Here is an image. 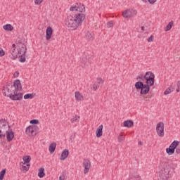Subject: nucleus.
Instances as JSON below:
<instances>
[{
  "label": "nucleus",
  "mask_w": 180,
  "mask_h": 180,
  "mask_svg": "<svg viewBox=\"0 0 180 180\" xmlns=\"http://www.w3.org/2000/svg\"><path fill=\"white\" fill-rule=\"evenodd\" d=\"M84 20H85V15L83 13H79L75 16L69 15L66 20L65 25L70 30H77Z\"/></svg>",
  "instance_id": "obj_1"
},
{
  "label": "nucleus",
  "mask_w": 180,
  "mask_h": 180,
  "mask_svg": "<svg viewBox=\"0 0 180 180\" xmlns=\"http://www.w3.org/2000/svg\"><path fill=\"white\" fill-rule=\"evenodd\" d=\"M22 89V85L20 84V80H15L13 82V84L11 83H7L3 87V94L4 96H7L8 98L11 97L13 95L15 91H20Z\"/></svg>",
  "instance_id": "obj_2"
},
{
  "label": "nucleus",
  "mask_w": 180,
  "mask_h": 180,
  "mask_svg": "<svg viewBox=\"0 0 180 180\" xmlns=\"http://www.w3.org/2000/svg\"><path fill=\"white\" fill-rule=\"evenodd\" d=\"M18 51V57H19L20 63H25L26 61V51H27V49L26 48V45L23 44V42L19 41L17 44Z\"/></svg>",
  "instance_id": "obj_3"
},
{
  "label": "nucleus",
  "mask_w": 180,
  "mask_h": 180,
  "mask_svg": "<svg viewBox=\"0 0 180 180\" xmlns=\"http://www.w3.org/2000/svg\"><path fill=\"white\" fill-rule=\"evenodd\" d=\"M144 78L146 81V84L150 85V86H153V85H154V78H155V75H154V73H153L152 72H147L144 75Z\"/></svg>",
  "instance_id": "obj_4"
},
{
  "label": "nucleus",
  "mask_w": 180,
  "mask_h": 180,
  "mask_svg": "<svg viewBox=\"0 0 180 180\" xmlns=\"http://www.w3.org/2000/svg\"><path fill=\"white\" fill-rule=\"evenodd\" d=\"M137 15V11L134 9H127L122 13V16L125 19H130Z\"/></svg>",
  "instance_id": "obj_5"
},
{
  "label": "nucleus",
  "mask_w": 180,
  "mask_h": 180,
  "mask_svg": "<svg viewBox=\"0 0 180 180\" xmlns=\"http://www.w3.org/2000/svg\"><path fill=\"white\" fill-rule=\"evenodd\" d=\"M156 133L159 137H164L165 132L164 131V122H160L156 125Z\"/></svg>",
  "instance_id": "obj_6"
},
{
  "label": "nucleus",
  "mask_w": 180,
  "mask_h": 180,
  "mask_svg": "<svg viewBox=\"0 0 180 180\" xmlns=\"http://www.w3.org/2000/svg\"><path fill=\"white\" fill-rule=\"evenodd\" d=\"M17 49H18V45H17ZM18 54H19V51L17 49V51H16V44H13L11 49V55L9 56V57L10 58H11V60H16Z\"/></svg>",
  "instance_id": "obj_7"
},
{
  "label": "nucleus",
  "mask_w": 180,
  "mask_h": 180,
  "mask_svg": "<svg viewBox=\"0 0 180 180\" xmlns=\"http://www.w3.org/2000/svg\"><path fill=\"white\" fill-rule=\"evenodd\" d=\"M82 165L84 168V174H88V172H89V169H91V161L88 159H84Z\"/></svg>",
  "instance_id": "obj_8"
},
{
  "label": "nucleus",
  "mask_w": 180,
  "mask_h": 180,
  "mask_svg": "<svg viewBox=\"0 0 180 180\" xmlns=\"http://www.w3.org/2000/svg\"><path fill=\"white\" fill-rule=\"evenodd\" d=\"M10 99L11 101H22L23 99V94L22 93H18V91H15L13 94L10 96Z\"/></svg>",
  "instance_id": "obj_9"
},
{
  "label": "nucleus",
  "mask_w": 180,
  "mask_h": 180,
  "mask_svg": "<svg viewBox=\"0 0 180 180\" xmlns=\"http://www.w3.org/2000/svg\"><path fill=\"white\" fill-rule=\"evenodd\" d=\"M37 130V126L36 125H30L25 129V134L29 136L30 134H33L34 131Z\"/></svg>",
  "instance_id": "obj_10"
},
{
  "label": "nucleus",
  "mask_w": 180,
  "mask_h": 180,
  "mask_svg": "<svg viewBox=\"0 0 180 180\" xmlns=\"http://www.w3.org/2000/svg\"><path fill=\"white\" fill-rule=\"evenodd\" d=\"M172 175L169 172L165 173H161L159 177V180H169V178H172Z\"/></svg>",
  "instance_id": "obj_11"
},
{
  "label": "nucleus",
  "mask_w": 180,
  "mask_h": 180,
  "mask_svg": "<svg viewBox=\"0 0 180 180\" xmlns=\"http://www.w3.org/2000/svg\"><path fill=\"white\" fill-rule=\"evenodd\" d=\"M150 86H151V85L148 84H143V87L141 89V94L147 95V94L150 92Z\"/></svg>",
  "instance_id": "obj_12"
},
{
  "label": "nucleus",
  "mask_w": 180,
  "mask_h": 180,
  "mask_svg": "<svg viewBox=\"0 0 180 180\" xmlns=\"http://www.w3.org/2000/svg\"><path fill=\"white\" fill-rule=\"evenodd\" d=\"M51 36H53V28L49 26L46 30V40H50L51 39Z\"/></svg>",
  "instance_id": "obj_13"
},
{
  "label": "nucleus",
  "mask_w": 180,
  "mask_h": 180,
  "mask_svg": "<svg viewBox=\"0 0 180 180\" xmlns=\"http://www.w3.org/2000/svg\"><path fill=\"white\" fill-rule=\"evenodd\" d=\"M103 125L101 124L97 128V129L96 131V137H98V138L102 137V134H103Z\"/></svg>",
  "instance_id": "obj_14"
},
{
  "label": "nucleus",
  "mask_w": 180,
  "mask_h": 180,
  "mask_svg": "<svg viewBox=\"0 0 180 180\" xmlns=\"http://www.w3.org/2000/svg\"><path fill=\"white\" fill-rule=\"evenodd\" d=\"M75 98L77 101V102H81L82 101H84V96L79 93V91H75Z\"/></svg>",
  "instance_id": "obj_15"
},
{
  "label": "nucleus",
  "mask_w": 180,
  "mask_h": 180,
  "mask_svg": "<svg viewBox=\"0 0 180 180\" xmlns=\"http://www.w3.org/2000/svg\"><path fill=\"white\" fill-rule=\"evenodd\" d=\"M6 139L7 141L11 142L12 141V140H13V137H15V135L13 134V131H6Z\"/></svg>",
  "instance_id": "obj_16"
},
{
  "label": "nucleus",
  "mask_w": 180,
  "mask_h": 180,
  "mask_svg": "<svg viewBox=\"0 0 180 180\" xmlns=\"http://www.w3.org/2000/svg\"><path fill=\"white\" fill-rule=\"evenodd\" d=\"M68 154H70V152L68 151V149L63 150V151L61 153V156L60 158V160L61 161H64L67 158V157H68Z\"/></svg>",
  "instance_id": "obj_17"
},
{
  "label": "nucleus",
  "mask_w": 180,
  "mask_h": 180,
  "mask_svg": "<svg viewBox=\"0 0 180 180\" xmlns=\"http://www.w3.org/2000/svg\"><path fill=\"white\" fill-rule=\"evenodd\" d=\"M57 147V143H56L55 142L51 143L49 145V152L51 153V154H53V153H54V151H56V148Z\"/></svg>",
  "instance_id": "obj_18"
},
{
  "label": "nucleus",
  "mask_w": 180,
  "mask_h": 180,
  "mask_svg": "<svg viewBox=\"0 0 180 180\" xmlns=\"http://www.w3.org/2000/svg\"><path fill=\"white\" fill-rule=\"evenodd\" d=\"M3 29L7 32H12V30H13V26L11 24H6L3 26Z\"/></svg>",
  "instance_id": "obj_19"
},
{
  "label": "nucleus",
  "mask_w": 180,
  "mask_h": 180,
  "mask_svg": "<svg viewBox=\"0 0 180 180\" xmlns=\"http://www.w3.org/2000/svg\"><path fill=\"white\" fill-rule=\"evenodd\" d=\"M133 124H134V122H133L132 120H126V121L124 122V127L130 128V127H133Z\"/></svg>",
  "instance_id": "obj_20"
},
{
  "label": "nucleus",
  "mask_w": 180,
  "mask_h": 180,
  "mask_svg": "<svg viewBox=\"0 0 180 180\" xmlns=\"http://www.w3.org/2000/svg\"><path fill=\"white\" fill-rule=\"evenodd\" d=\"M45 175H46V173H44V169L43 167L39 168L38 170L39 178H44Z\"/></svg>",
  "instance_id": "obj_21"
},
{
  "label": "nucleus",
  "mask_w": 180,
  "mask_h": 180,
  "mask_svg": "<svg viewBox=\"0 0 180 180\" xmlns=\"http://www.w3.org/2000/svg\"><path fill=\"white\" fill-rule=\"evenodd\" d=\"M77 12H85V6L81 4V3H78Z\"/></svg>",
  "instance_id": "obj_22"
},
{
  "label": "nucleus",
  "mask_w": 180,
  "mask_h": 180,
  "mask_svg": "<svg viewBox=\"0 0 180 180\" xmlns=\"http://www.w3.org/2000/svg\"><path fill=\"white\" fill-rule=\"evenodd\" d=\"M172 26H174V21H170L165 28V32H169L172 29Z\"/></svg>",
  "instance_id": "obj_23"
},
{
  "label": "nucleus",
  "mask_w": 180,
  "mask_h": 180,
  "mask_svg": "<svg viewBox=\"0 0 180 180\" xmlns=\"http://www.w3.org/2000/svg\"><path fill=\"white\" fill-rule=\"evenodd\" d=\"M143 86H144V83H143L142 82H136L135 83L136 89H141L143 87Z\"/></svg>",
  "instance_id": "obj_24"
},
{
  "label": "nucleus",
  "mask_w": 180,
  "mask_h": 180,
  "mask_svg": "<svg viewBox=\"0 0 180 180\" xmlns=\"http://www.w3.org/2000/svg\"><path fill=\"white\" fill-rule=\"evenodd\" d=\"M178 144H179V141H174L171 145L169 146V147L171 148H172L174 151H175V149L176 148V147H178Z\"/></svg>",
  "instance_id": "obj_25"
},
{
  "label": "nucleus",
  "mask_w": 180,
  "mask_h": 180,
  "mask_svg": "<svg viewBox=\"0 0 180 180\" xmlns=\"http://www.w3.org/2000/svg\"><path fill=\"white\" fill-rule=\"evenodd\" d=\"M22 160L24 161V164H29V162H30V160H32V158H30V156L29 155H27L24 157Z\"/></svg>",
  "instance_id": "obj_26"
},
{
  "label": "nucleus",
  "mask_w": 180,
  "mask_h": 180,
  "mask_svg": "<svg viewBox=\"0 0 180 180\" xmlns=\"http://www.w3.org/2000/svg\"><path fill=\"white\" fill-rule=\"evenodd\" d=\"M166 153H167L169 155H172V154L175 153V150L172 149V148L169 147L166 149Z\"/></svg>",
  "instance_id": "obj_27"
},
{
  "label": "nucleus",
  "mask_w": 180,
  "mask_h": 180,
  "mask_svg": "<svg viewBox=\"0 0 180 180\" xmlns=\"http://www.w3.org/2000/svg\"><path fill=\"white\" fill-rule=\"evenodd\" d=\"M70 11L71 12H74V11H76L78 12V3H76L74 6L70 8Z\"/></svg>",
  "instance_id": "obj_28"
},
{
  "label": "nucleus",
  "mask_w": 180,
  "mask_h": 180,
  "mask_svg": "<svg viewBox=\"0 0 180 180\" xmlns=\"http://www.w3.org/2000/svg\"><path fill=\"white\" fill-rule=\"evenodd\" d=\"M79 116H77V115H75L70 120L71 123H77V122H79Z\"/></svg>",
  "instance_id": "obj_29"
},
{
  "label": "nucleus",
  "mask_w": 180,
  "mask_h": 180,
  "mask_svg": "<svg viewBox=\"0 0 180 180\" xmlns=\"http://www.w3.org/2000/svg\"><path fill=\"white\" fill-rule=\"evenodd\" d=\"M5 174H6V169H4L0 172V180H4V176H5Z\"/></svg>",
  "instance_id": "obj_30"
},
{
  "label": "nucleus",
  "mask_w": 180,
  "mask_h": 180,
  "mask_svg": "<svg viewBox=\"0 0 180 180\" xmlns=\"http://www.w3.org/2000/svg\"><path fill=\"white\" fill-rule=\"evenodd\" d=\"M5 126H6V120L4 119L0 120V127H5Z\"/></svg>",
  "instance_id": "obj_31"
},
{
  "label": "nucleus",
  "mask_w": 180,
  "mask_h": 180,
  "mask_svg": "<svg viewBox=\"0 0 180 180\" xmlns=\"http://www.w3.org/2000/svg\"><path fill=\"white\" fill-rule=\"evenodd\" d=\"M24 99H33V95L32 94H27L24 96Z\"/></svg>",
  "instance_id": "obj_32"
},
{
  "label": "nucleus",
  "mask_w": 180,
  "mask_h": 180,
  "mask_svg": "<svg viewBox=\"0 0 180 180\" xmlns=\"http://www.w3.org/2000/svg\"><path fill=\"white\" fill-rule=\"evenodd\" d=\"M171 92H172V89L171 88H168L165 91L164 95H169Z\"/></svg>",
  "instance_id": "obj_33"
},
{
  "label": "nucleus",
  "mask_w": 180,
  "mask_h": 180,
  "mask_svg": "<svg viewBox=\"0 0 180 180\" xmlns=\"http://www.w3.org/2000/svg\"><path fill=\"white\" fill-rule=\"evenodd\" d=\"M30 166V165H27V166H22V171H24L25 172H27V171H29Z\"/></svg>",
  "instance_id": "obj_34"
},
{
  "label": "nucleus",
  "mask_w": 180,
  "mask_h": 180,
  "mask_svg": "<svg viewBox=\"0 0 180 180\" xmlns=\"http://www.w3.org/2000/svg\"><path fill=\"white\" fill-rule=\"evenodd\" d=\"M31 124H39V120H32L30 121Z\"/></svg>",
  "instance_id": "obj_35"
},
{
  "label": "nucleus",
  "mask_w": 180,
  "mask_h": 180,
  "mask_svg": "<svg viewBox=\"0 0 180 180\" xmlns=\"http://www.w3.org/2000/svg\"><path fill=\"white\" fill-rule=\"evenodd\" d=\"M99 88V84L98 83H94L93 85V90L96 91Z\"/></svg>",
  "instance_id": "obj_36"
},
{
  "label": "nucleus",
  "mask_w": 180,
  "mask_h": 180,
  "mask_svg": "<svg viewBox=\"0 0 180 180\" xmlns=\"http://www.w3.org/2000/svg\"><path fill=\"white\" fill-rule=\"evenodd\" d=\"M124 136H123V135H120L118 136L119 143H122V141H124Z\"/></svg>",
  "instance_id": "obj_37"
},
{
  "label": "nucleus",
  "mask_w": 180,
  "mask_h": 180,
  "mask_svg": "<svg viewBox=\"0 0 180 180\" xmlns=\"http://www.w3.org/2000/svg\"><path fill=\"white\" fill-rule=\"evenodd\" d=\"M137 79H140L141 81H144L146 79V77H144V75H139L137 77Z\"/></svg>",
  "instance_id": "obj_38"
},
{
  "label": "nucleus",
  "mask_w": 180,
  "mask_h": 180,
  "mask_svg": "<svg viewBox=\"0 0 180 180\" xmlns=\"http://www.w3.org/2000/svg\"><path fill=\"white\" fill-rule=\"evenodd\" d=\"M107 27L110 28L113 27V21H110L107 23Z\"/></svg>",
  "instance_id": "obj_39"
},
{
  "label": "nucleus",
  "mask_w": 180,
  "mask_h": 180,
  "mask_svg": "<svg viewBox=\"0 0 180 180\" xmlns=\"http://www.w3.org/2000/svg\"><path fill=\"white\" fill-rule=\"evenodd\" d=\"M44 0H34L35 5H40Z\"/></svg>",
  "instance_id": "obj_40"
},
{
  "label": "nucleus",
  "mask_w": 180,
  "mask_h": 180,
  "mask_svg": "<svg viewBox=\"0 0 180 180\" xmlns=\"http://www.w3.org/2000/svg\"><path fill=\"white\" fill-rule=\"evenodd\" d=\"M154 41V36L151 35L150 37L148 38V43H151V41Z\"/></svg>",
  "instance_id": "obj_41"
},
{
  "label": "nucleus",
  "mask_w": 180,
  "mask_h": 180,
  "mask_svg": "<svg viewBox=\"0 0 180 180\" xmlns=\"http://www.w3.org/2000/svg\"><path fill=\"white\" fill-rule=\"evenodd\" d=\"M97 82L98 84H103V79L101 77H98Z\"/></svg>",
  "instance_id": "obj_42"
},
{
  "label": "nucleus",
  "mask_w": 180,
  "mask_h": 180,
  "mask_svg": "<svg viewBox=\"0 0 180 180\" xmlns=\"http://www.w3.org/2000/svg\"><path fill=\"white\" fill-rule=\"evenodd\" d=\"M4 56H5V51L4 49H0V57H4Z\"/></svg>",
  "instance_id": "obj_43"
},
{
  "label": "nucleus",
  "mask_w": 180,
  "mask_h": 180,
  "mask_svg": "<svg viewBox=\"0 0 180 180\" xmlns=\"http://www.w3.org/2000/svg\"><path fill=\"white\" fill-rule=\"evenodd\" d=\"M59 180H65V174H61L59 177Z\"/></svg>",
  "instance_id": "obj_44"
},
{
  "label": "nucleus",
  "mask_w": 180,
  "mask_h": 180,
  "mask_svg": "<svg viewBox=\"0 0 180 180\" xmlns=\"http://www.w3.org/2000/svg\"><path fill=\"white\" fill-rule=\"evenodd\" d=\"M149 4H150L151 5H153V4H155V2H157V0H148Z\"/></svg>",
  "instance_id": "obj_45"
},
{
  "label": "nucleus",
  "mask_w": 180,
  "mask_h": 180,
  "mask_svg": "<svg viewBox=\"0 0 180 180\" xmlns=\"http://www.w3.org/2000/svg\"><path fill=\"white\" fill-rule=\"evenodd\" d=\"M176 154H180V146H176Z\"/></svg>",
  "instance_id": "obj_46"
},
{
  "label": "nucleus",
  "mask_w": 180,
  "mask_h": 180,
  "mask_svg": "<svg viewBox=\"0 0 180 180\" xmlns=\"http://www.w3.org/2000/svg\"><path fill=\"white\" fill-rule=\"evenodd\" d=\"M13 75L15 78H18V77H19V72H15Z\"/></svg>",
  "instance_id": "obj_47"
},
{
  "label": "nucleus",
  "mask_w": 180,
  "mask_h": 180,
  "mask_svg": "<svg viewBox=\"0 0 180 180\" xmlns=\"http://www.w3.org/2000/svg\"><path fill=\"white\" fill-rule=\"evenodd\" d=\"M0 139H5V134H0Z\"/></svg>",
  "instance_id": "obj_48"
},
{
  "label": "nucleus",
  "mask_w": 180,
  "mask_h": 180,
  "mask_svg": "<svg viewBox=\"0 0 180 180\" xmlns=\"http://www.w3.org/2000/svg\"><path fill=\"white\" fill-rule=\"evenodd\" d=\"M141 30H143L144 32V30H146L144 27H141Z\"/></svg>",
  "instance_id": "obj_49"
},
{
  "label": "nucleus",
  "mask_w": 180,
  "mask_h": 180,
  "mask_svg": "<svg viewBox=\"0 0 180 180\" xmlns=\"http://www.w3.org/2000/svg\"><path fill=\"white\" fill-rule=\"evenodd\" d=\"M176 91H177V92H179V88H178V89H176Z\"/></svg>",
  "instance_id": "obj_50"
},
{
  "label": "nucleus",
  "mask_w": 180,
  "mask_h": 180,
  "mask_svg": "<svg viewBox=\"0 0 180 180\" xmlns=\"http://www.w3.org/2000/svg\"><path fill=\"white\" fill-rule=\"evenodd\" d=\"M143 1V2H146L147 1V0H142Z\"/></svg>",
  "instance_id": "obj_51"
},
{
  "label": "nucleus",
  "mask_w": 180,
  "mask_h": 180,
  "mask_svg": "<svg viewBox=\"0 0 180 180\" xmlns=\"http://www.w3.org/2000/svg\"><path fill=\"white\" fill-rule=\"evenodd\" d=\"M139 144H141V141H139Z\"/></svg>",
  "instance_id": "obj_52"
},
{
  "label": "nucleus",
  "mask_w": 180,
  "mask_h": 180,
  "mask_svg": "<svg viewBox=\"0 0 180 180\" xmlns=\"http://www.w3.org/2000/svg\"><path fill=\"white\" fill-rule=\"evenodd\" d=\"M89 34H90V33H87V36H88Z\"/></svg>",
  "instance_id": "obj_53"
},
{
  "label": "nucleus",
  "mask_w": 180,
  "mask_h": 180,
  "mask_svg": "<svg viewBox=\"0 0 180 180\" xmlns=\"http://www.w3.org/2000/svg\"><path fill=\"white\" fill-rule=\"evenodd\" d=\"M137 178H140V176H137Z\"/></svg>",
  "instance_id": "obj_54"
}]
</instances>
